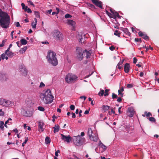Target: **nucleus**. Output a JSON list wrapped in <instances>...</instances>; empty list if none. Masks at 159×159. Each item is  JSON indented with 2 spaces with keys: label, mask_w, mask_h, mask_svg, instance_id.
I'll return each mask as SVG.
<instances>
[{
  "label": "nucleus",
  "mask_w": 159,
  "mask_h": 159,
  "mask_svg": "<svg viewBox=\"0 0 159 159\" xmlns=\"http://www.w3.org/2000/svg\"><path fill=\"white\" fill-rule=\"evenodd\" d=\"M4 123L3 121H0V128L2 130H4Z\"/></svg>",
  "instance_id": "nucleus-30"
},
{
  "label": "nucleus",
  "mask_w": 159,
  "mask_h": 159,
  "mask_svg": "<svg viewBox=\"0 0 159 159\" xmlns=\"http://www.w3.org/2000/svg\"><path fill=\"white\" fill-rule=\"evenodd\" d=\"M6 54L5 53H3L2 54L1 56V58H2V59L3 60L4 59H5V55H6Z\"/></svg>",
  "instance_id": "nucleus-49"
},
{
  "label": "nucleus",
  "mask_w": 159,
  "mask_h": 159,
  "mask_svg": "<svg viewBox=\"0 0 159 159\" xmlns=\"http://www.w3.org/2000/svg\"><path fill=\"white\" fill-rule=\"evenodd\" d=\"M121 30L125 33L128 36H130L131 33L129 31L128 29L127 28H122Z\"/></svg>",
  "instance_id": "nucleus-19"
},
{
  "label": "nucleus",
  "mask_w": 159,
  "mask_h": 159,
  "mask_svg": "<svg viewBox=\"0 0 159 159\" xmlns=\"http://www.w3.org/2000/svg\"><path fill=\"white\" fill-rule=\"evenodd\" d=\"M145 114H146V116L147 117L152 116V114L149 112L148 113H147V112L145 111Z\"/></svg>",
  "instance_id": "nucleus-47"
},
{
  "label": "nucleus",
  "mask_w": 159,
  "mask_h": 159,
  "mask_svg": "<svg viewBox=\"0 0 159 159\" xmlns=\"http://www.w3.org/2000/svg\"><path fill=\"white\" fill-rule=\"evenodd\" d=\"M61 139L63 140L66 141L67 143H69L71 141V137L70 135L66 136L61 134Z\"/></svg>",
  "instance_id": "nucleus-14"
},
{
  "label": "nucleus",
  "mask_w": 159,
  "mask_h": 159,
  "mask_svg": "<svg viewBox=\"0 0 159 159\" xmlns=\"http://www.w3.org/2000/svg\"><path fill=\"white\" fill-rule=\"evenodd\" d=\"M72 117L73 118H74L76 116L75 113L72 112Z\"/></svg>",
  "instance_id": "nucleus-59"
},
{
  "label": "nucleus",
  "mask_w": 159,
  "mask_h": 159,
  "mask_svg": "<svg viewBox=\"0 0 159 159\" xmlns=\"http://www.w3.org/2000/svg\"><path fill=\"white\" fill-rule=\"evenodd\" d=\"M52 101L53 100H50L49 101H48V100H42L41 103L45 104H48L51 103Z\"/></svg>",
  "instance_id": "nucleus-22"
},
{
  "label": "nucleus",
  "mask_w": 159,
  "mask_h": 159,
  "mask_svg": "<svg viewBox=\"0 0 159 159\" xmlns=\"http://www.w3.org/2000/svg\"><path fill=\"white\" fill-rule=\"evenodd\" d=\"M149 120L150 121L152 122H155L156 121V120L153 117H149Z\"/></svg>",
  "instance_id": "nucleus-37"
},
{
  "label": "nucleus",
  "mask_w": 159,
  "mask_h": 159,
  "mask_svg": "<svg viewBox=\"0 0 159 159\" xmlns=\"http://www.w3.org/2000/svg\"><path fill=\"white\" fill-rule=\"evenodd\" d=\"M10 23V16L0 8V26L3 28L7 29L9 27Z\"/></svg>",
  "instance_id": "nucleus-1"
},
{
  "label": "nucleus",
  "mask_w": 159,
  "mask_h": 159,
  "mask_svg": "<svg viewBox=\"0 0 159 159\" xmlns=\"http://www.w3.org/2000/svg\"><path fill=\"white\" fill-rule=\"evenodd\" d=\"M92 2L96 6L99 7L100 8H102V2L98 0H91Z\"/></svg>",
  "instance_id": "nucleus-13"
},
{
  "label": "nucleus",
  "mask_w": 159,
  "mask_h": 159,
  "mask_svg": "<svg viewBox=\"0 0 159 159\" xmlns=\"http://www.w3.org/2000/svg\"><path fill=\"white\" fill-rule=\"evenodd\" d=\"M72 17V16L68 14H66L65 16V17L66 18H68Z\"/></svg>",
  "instance_id": "nucleus-41"
},
{
  "label": "nucleus",
  "mask_w": 159,
  "mask_h": 159,
  "mask_svg": "<svg viewBox=\"0 0 159 159\" xmlns=\"http://www.w3.org/2000/svg\"><path fill=\"white\" fill-rule=\"evenodd\" d=\"M34 109L30 108V111H26L25 109L23 108L21 111V114L26 117H30L33 115Z\"/></svg>",
  "instance_id": "nucleus-7"
},
{
  "label": "nucleus",
  "mask_w": 159,
  "mask_h": 159,
  "mask_svg": "<svg viewBox=\"0 0 159 159\" xmlns=\"http://www.w3.org/2000/svg\"><path fill=\"white\" fill-rule=\"evenodd\" d=\"M118 95L120 96H121V97H122L123 96V94L122 93V92H121L120 90H118Z\"/></svg>",
  "instance_id": "nucleus-45"
},
{
  "label": "nucleus",
  "mask_w": 159,
  "mask_h": 159,
  "mask_svg": "<svg viewBox=\"0 0 159 159\" xmlns=\"http://www.w3.org/2000/svg\"><path fill=\"white\" fill-rule=\"evenodd\" d=\"M109 90V89H106L104 91L103 89L101 90L99 92L98 94L100 96H102L103 95L105 96H107L109 95L108 92Z\"/></svg>",
  "instance_id": "nucleus-11"
},
{
  "label": "nucleus",
  "mask_w": 159,
  "mask_h": 159,
  "mask_svg": "<svg viewBox=\"0 0 159 159\" xmlns=\"http://www.w3.org/2000/svg\"><path fill=\"white\" fill-rule=\"evenodd\" d=\"M130 67L129 64L128 63H126L124 66V70L126 73H128L129 71V68Z\"/></svg>",
  "instance_id": "nucleus-16"
},
{
  "label": "nucleus",
  "mask_w": 159,
  "mask_h": 159,
  "mask_svg": "<svg viewBox=\"0 0 159 159\" xmlns=\"http://www.w3.org/2000/svg\"><path fill=\"white\" fill-rule=\"evenodd\" d=\"M34 22H32L31 25L32 28H36V25L37 23V20L36 18L34 19Z\"/></svg>",
  "instance_id": "nucleus-23"
},
{
  "label": "nucleus",
  "mask_w": 159,
  "mask_h": 159,
  "mask_svg": "<svg viewBox=\"0 0 159 159\" xmlns=\"http://www.w3.org/2000/svg\"><path fill=\"white\" fill-rule=\"evenodd\" d=\"M4 112L2 111V109H0V116H3L4 115Z\"/></svg>",
  "instance_id": "nucleus-43"
},
{
  "label": "nucleus",
  "mask_w": 159,
  "mask_h": 159,
  "mask_svg": "<svg viewBox=\"0 0 159 159\" xmlns=\"http://www.w3.org/2000/svg\"><path fill=\"white\" fill-rule=\"evenodd\" d=\"M113 14L115 16H116V17H119L120 16L119 14L117 12H115L114 13H113Z\"/></svg>",
  "instance_id": "nucleus-50"
},
{
  "label": "nucleus",
  "mask_w": 159,
  "mask_h": 159,
  "mask_svg": "<svg viewBox=\"0 0 159 159\" xmlns=\"http://www.w3.org/2000/svg\"><path fill=\"white\" fill-rule=\"evenodd\" d=\"M116 68H117L118 69H120L121 68H122V62H119L118 63Z\"/></svg>",
  "instance_id": "nucleus-29"
},
{
  "label": "nucleus",
  "mask_w": 159,
  "mask_h": 159,
  "mask_svg": "<svg viewBox=\"0 0 159 159\" xmlns=\"http://www.w3.org/2000/svg\"><path fill=\"white\" fill-rule=\"evenodd\" d=\"M106 12L107 13V14L110 17H112V14H111V13H110V12H109L108 11H107V10H106Z\"/></svg>",
  "instance_id": "nucleus-46"
},
{
  "label": "nucleus",
  "mask_w": 159,
  "mask_h": 159,
  "mask_svg": "<svg viewBox=\"0 0 159 159\" xmlns=\"http://www.w3.org/2000/svg\"><path fill=\"white\" fill-rule=\"evenodd\" d=\"M25 105L27 107H32L33 106L34 103L33 102L32 100H26L25 101Z\"/></svg>",
  "instance_id": "nucleus-15"
},
{
  "label": "nucleus",
  "mask_w": 159,
  "mask_h": 159,
  "mask_svg": "<svg viewBox=\"0 0 159 159\" xmlns=\"http://www.w3.org/2000/svg\"><path fill=\"white\" fill-rule=\"evenodd\" d=\"M27 12L29 13H32V11L30 8H28L27 11Z\"/></svg>",
  "instance_id": "nucleus-56"
},
{
  "label": "nucleus",
  "mask_w": 159,
  "mask_h": 159,
  "mask_svg": "<svg viewBox=\"0 0 159 159\" xmlns=\"http://www.w3.org/2000/svg\"><path fill=\"white\" fill-rule=\"evenodd\" d=\"M76 57L79 61H81L85 55V57L87 59L89 58L91 55L90 52L89 51H87L85 49L83 51L82 48L79 47H77L76 49Z\"/></svg>",
  "instance_id": "nucleus-2"
},
{
  "label": "nucleus",
  "mask_w": 159,
  "mask_h": 159,
  "mask_svg": "<svg viewBox=\"0 0 159 159\" xmlns=\"http://www.w3.org/2000/svg\"><path fill=\"white\" fill-rule=\"evenodd\" d=\"M138 34L140 36L142 37V36L144 35V34L143 32L140 31L138 33Z\"/></svg>",
  "instance_id": "nucleus-42"
},
{
  "label": "nucleus",
  "mask_w": 159,
  "mask_h": 159,
  "mask_svg": "<svg viewBox=\"0 0 159 159\" xmlns=\"http://www.w3.org/2000/svg\"><path fill=\"white\" fill-rule=\"evenodd\" d=\"M56 53L52 51H48L47 58L49 62L53 66H56L58 64V61L56 57Z\"/></svg>",
  "instance_id": "nucleus-3"
},
{
  "label": "nucleus",
  "mask_w": 159,
  "mask_h": 159,
  "mask_svg": "<svg viewBox=\"0 0 159 159\" xmlns=\"http://www.w3.org/2000/svg\"><path fill=\"white\" fill-rule=\"evenodd\" d=\"M54 38L57 40L61 41L63 39L62 34L58 30H56L53 34Z\"/></svg>",
  "instance_id": "nucleus-6"
},
{
  "label": "nucleus",
  "mask_w": 159,
  "mask_h": 159,
  "mask_svg": "<svg viewBox=\"0 0 159 159\" xmlns=\"http://www.w3.org/2000/svg\"><path fill=\"white\" fill-rule=\"evenodd\" d=\"M67 24L68 25L71 26L72 27H74L75 26V21L71 20H67Z\"/></svg>",
  "instance_id": "nucleus-17"
},
{
  "label": "nucleus",
  "mask_w": 159,
  "mask_h": 159,
  "mask_svg": "<svg viewBox=\"0 0 159 159\" xmlns=\"http://www.w3.org/2000/svg\"><path fill=\"white\" fill-rule=\"evenodd\" d=\"M20 42L21 43L20 45H25L27 43V41L26 39H23L20 40Z\"/></svg>",
  "instance_id": "nucleus-24"
},
{
  "label": "nucleus",
  "mask_w": 159,
  "mask_h": 159,
  "mask_svg": "<svg viewBox=\"0 0 159 159\" xmlns=\"http://www.w3.org/2000/svg\"><path fill=\"white\" fill-rule=\"evenodd\" d=\"M19 70L23 75L25 76L27 75V71L23 65L21 64L20 66Z\"/></svg>",
  "instance_id": "nucleus-10"
},
{
  "label": "nucleus",
  "mask_w": 159,
  "mask_h": 159,
  "mask_svg": "<svg viewBox=\"0 0 159 159\" xmlns=\"http://www.w3.org/2000/svg\"><path fill=\"white\" fill-rule=\"evenodd\" d=\"M78 77L75 75L72 74L71 73H69L66 76L65 78V80L68 83H72L74 82L77 80Z\"/></svg>",
  "instance_id": "nucleus-5"
},
{
  "label": "nucleus",
  "mask_w": 159,
  "mask_h": 159,
  "mask_svg": "<svg viewBox=\"0 0 159 159\" xmlns=\"http://www.w3.org/2000/svg\"><path fill=\"white\" fill-rule=\"evenodd\" d=\"M126 87L127 88H131L133 87V84H128L126 85Z\"/></svg>",
  "instance_id": "nucleus-40"
},
{
  "label": "nucleus",
  "mask_w": 159,
  "mask_h": 159,
  "mask_svg": "<svg viewBox=\"0 0 159 159\" xmlns=\"http://www.w3.org/2000/svg\"><path fill=\"white\" fill-rule=\"evenodd\" d=\"M27 48V47L26 46H25L24 48H22L20 51H22V52H24L26 50Z\"/></svg>",
  "instance_id": "nucleus-44"
},
{
  "label": "nucleus",
  "mask_w": 159,
  "mask_h": 159,
  "mask_svg": "<svg viewBox=\"0 0 159 159\" xmlns=\"http://www.w3.org/2000/svg\"><path fill=\"white\" fill-rule=\"evenodd\" d=\"M4 100H0V105L4 106Z\"/></svg>",
  "instance_id": "nucleus-54"
},
{
  "label": "nucleus",
  "mask_w": 159,
  "mask_h": 159,
  "mask_svg": "<svg viewBox=\"0 0 159 159\" xmlns=\"http://www.w3.org/2000/svg\"><path fill=\"white\" fill-rule=\"evenodd\" d=\"M21 5L22 7V9H24L26 6L25 4L23 3L21 4Z\"/></svg>",
  "instance_id": "nucleus-60"
},
{
  "label": "nucleus",
  "mask_w": 159,
  "mask_h": 159,
  "mask_svg": "<svg viewBox=\"0 0 159 159\" xmlns=\"http://www.w3.org/2000/svg\"><path fill=\"white\" fill-rule=\"evenodd\" d=\"M70 108L71 110H74L75 108V106L73 105H71L70 106Z\"/></svg>",
  "instance_id": "nucleus-51"
},
{
  "label": "nucleus",
  "mask_w": 159,
  "mask_h": 159,
  "mask_svg": "<svg viewBox=\"0 0 159 159\" xmlns=\"http://www.w3.org/2000/svg\"><path fill=\"white\" fill-rule=\"evenodd\" d=\"M93 131L91 128H89L88 131V134L89 137L90 139L94 141L97 142L98 140V137L97 136L95 135L94 136L92 134L93 133Z\"/></svg>",
  "instance_id": "nucleus-8"
},
{
  "label": "nucleus",
  "mask_w": 159,
  "mask_h": 159,
  "mask_svg": "<svg viewBox=\"0 0 159 159\" xmlns=\"http://www.w3.org/2000/svg\"><path fill=\"white\" fill-rule=\"evenodd\" d=\"M45 86L44 84L42 82H41L39 86V87H42Z\"/></svg>",
  "instance_id": "nucleus-58"
},
{
  "label": "nucleus",
  "mask_w": 159,
  "mask_h": 159,
  "mask_svg": "<svg viewBox=\"0 0 159 159\" xmlns=\"http://www.w3.org/2000/svg\"><path fill=\"white\" fill-rule=\"evenodd\" d=\"M14 32V31H13L11 32V38L12 39L13 38V33Z\"/></svg>",
  "instance_id": "nucleus-61"
},
{
  "label": "nucleus",
  "mask_w": 159,
  "mask_h": 159,
  "mask_svg": "<svg viewBox=\"0 0 159 159\" xmlns=\"http://www.w3.org/2000/svg\"><path fill=\"white\" fill-rule=\"evenodd\" d=\"M80 37L81 38H80V37H79V42H80L82 43L84 42V39L82 38V36H80Z\"/></svg>",
  "instance_id": "nucleus-39"
},
{
  "label": "nucleus",
  "mask_w": 159,
  "mask_h": 159,
  "mask_svg": "<svg viewBox=\"0 0 159 159\" xmlns=\"http://www.w3.org/2000/svg\"><path fill=\"white\" fill-rule=\"evenodd\" d=\"M110 49L111 51H113L115 49V47L113 46H112L109 48Z\"/></svg>",
  "instance_id": "nucleus-55"
},
{
  "label": "nucleus",
  "mask_w": 159,
  "mask_h": 159,
  "mask_svg": "<svg viewBox=\"0 0 159 159\" xmlns=\"http://www.w3.org/2000/svg\"><path fill=\"white\" fill-rule=\"evenodd\" d=\"M89 110H86L85 111L84 114H88L89 113Z\"/></svg>",
  "instance_id": "nucleus-64"
},
{
  "label": "nucleus",
  "mask_w": 159,
  "mask_h": 159,
  "mask_svg": "<svg viewBox=\"0 0 159 159\" xmlns=\"http://www.w3.org/2000/svg\"><path fill=\"white\" fill-rule=\"evenodd\" d=\"M99 146L100 147L103 148V151H105L107 149V147L103 144L101 141L100 142Z\"/></svg>",
  "instance_id": "nucleus-21"
},
{
  "label": "nucleus",
  "mask_w": 159,
  "mask_h": 159,
  "mask_svg": "<svg viewBox=\"0 0 159 159\" xmlns=\"http://www.w3.org/2000/svg\"><path fill=\"white\" fill-rule=\"evenodd\" d=\"M110 107L107 105H103L102 107V109L106 111L107 110H108L110 108Z\"/></svg>",
  "instance_id": "nucleus-25"
},
{
  "label": "nucleus",
  "mask_w": 159,
  "mask_h": 159,
  "mask_svg": "<svg viewBox=\"0 0 159 159\" xmlns=\"http://www.w3.org/2000/svg\"><path fill=\"white\" fill-rule=\"evenodd\" d=\"M142 38L145 40L148 39H149V37L146 34H144V35L142 36Z\"/></svg>",
  "instance_id": "nucleus-34"
},
{
  "label": "nucleus",
  "mask_w": 159,
  "mask_h": 159,
  "mask_svg": "<svg viewBox=\"0 0 159 159\" xmlns=\"http://www.w3.org/2000/svg\"><path fill=\"white\" fill-rule=\"evenodd\" d=\"M11 102L10 100H4V106H8L11 104Z\"/></svg>",
  "instance_id": "nucleus-26"
},
{
  "label": "nucleus",
  "mask_w": 159,
  "mask_h": 159,
  "mask_svg": "<svg viewBox=\"0 0 159 159\" xmlns=\"http://www.w3.org/2000/svg\"><path fill=\"white\" fill-rule=\"evenodd\" d=\"M114 35H117L119 37L120 36V33L118 31L116 30L115 31V32H114Z\"/></svg>",
  "instance_id": "nucleus-36"
},
{
  "label": "nucleus",
  "mask_w": 159,
  "mask_h": 159,
  "mask_svg": "<svg viewBox=\"0 0 159 159\" xmlns=\"http://www.w3.org/2000/svg\"><path fill=\"white\" fill-rule=\"evenodd\" d=\"M1 75H2V79L3 80H6V79L5 78H6V77L5 75H4V74L2 75V74H0V77L1 76Z\"/></svg>",
  "instance_id": "nucleus-52"
},
{
  "label": "nucleus",
  "mask_w": 159,
  "mask_h": 159,
  "mask_svg": "<svg viewBox=\"0 0 159 159\" xmlns=\"http://www.w3.org/2000/svg\"><path fill=\"white\" fill-rule=\"evenodd\" d=\"M51 142V140L50 139V137H46L45 139V143L46 144H49Z\"/></svg>",
  "instance_id": "nucleus-27"
},
{
  "label": "nucleus",
  "mask_w": 159,
  "mask_h": 159,
  "mask_svg": "<svg viewBox=\"0 0 159 159\" xmlns=\"http://www.w3.org/2000/svg\"><path fill=\"white\" fill-rule=\"evenodd\" d=\"M38 109L41 111H44V108L42 107H38Z\"/></svg>",
  "instance_id": "nucleus-38"
},
{
  "label": "nucleus",
  "mask_w": 159,
  "mask_h": 159,
  "mask_svg": "<svg viewBox=\"0 0 159 159\" xmlns=\"http://www.w3.org/2000/svg\"><path fill=\"white\" fill-rule=\"evenodd\" d=\"M5 53L7 55L10 57H12L13 56V53L9 51L8 52Z\"/></svg>",
  "instance_id": "nucleus-28"
},
{
  "label": "nucleus",
  "mask_w": 159,
  "mask_h": 159,
  "mask_svg": "<svg viewBox=\"0 0 159 159\" xmlns=\"http://www.w3.org/2000/svg\"><path fill=\"white\" fill-rule=\"evenodd\" d=\"M88 6L90 7L91 8L93 9H95V6L93 5L92 4H91L90 3H87Z\"/></svg>",
  "instance_id": "nucleus-32"
},
{
  "label": "nucleus",
  "mask_w": 159,
  "mask_h": 159,
  "mask_svg": "<svg viewBox=\"0 0 159 159\" xmlns=\"http://www.w3.org/2000/svg\"><path fill=\"white\" fill-rule=\"evenodd\" d=\"M73 141L74 144L76 146H80L84 143V139L80 135L74 136L73 138Z\"/></svg>",
  "instance_id": "nucleus-4"
},
{
  "label": "nucleus",
  "mask_w": 159,
  "mask_h": 159,
  "mask_svg": "<svg viewBox=\"0 0 159 159\" xmlns=\"http://www.w3.org/2000/svg\"><path fill=\"white\" fill-rule=\"evenodd\" d=\"M28 138H26V139H25V141L24 142V143H22V146H24L25 144V143H26L28 141Z\"/></svg>",
  "instance_id": "nucleus-48"
},
{
  "label": "nucleus",
  "mask_w": 159,
  "mask_h": 159,
  "mask_svg": "<svg viewBox=\"0 0 159 159\" xmlns=\"http://www.w3.org/2000/svg\"><path fill=\"white\" fill-rule=\"evenodd\" d=\"M34 14L36 17L37 18H40V16L39 12L38 11H34Z\"/></svg>",
  "instance_id": "nucleus-31"
},
{
  "label": "nucleus",
  "mask_w": 159,
  "mask_h": 159,
  "mask_svg": "<svg viewBox=\"0 0 159 159\" xmlns=\"http://www.w3.org/2000/svg\"><path fill=\"white\" fill-rule=\"evenodd\" d=\"M80 98L81 99H86L87 98V97L85 96H80Z\"/></svg>",
  "instance_id": "nucleus-57"
},
{
  "label": "nucleus",
  "mask_w": 159,
  "mask_h": 159,
  "mask_svg": "<svg viewBox=\"0 0 159 159\" xmlns=\"http://www.w3.org/2000/svg\"><path fill=\"white\" fill-rule=\"evenodd\" d=\"M137 60V59L135 57H134L133 58V63L134 64L136 63Z\"/></svg>",
  "instance_id": "nucleus-53"
},
{
  "label": "nucleus",
  "mask_w": 159,
  "mask_h": 159,
  "mask_svg": "<svg viewBox=\"0 0 159 159\" xmlns=\"http://www.w3.org/2000/svg\"><path fill=\"white\" fill-rule=\"evenodd\" d=\"M112 98L113 99L116 98H117V95L115 93H113L112 94Z\"/></svg>",
  "instance_id": "nucleus-35"
},
{
  "label": "nucleus",
  "mask_w": 159,
  "mask_h": 159,
  "mask_svg": "<svg viewBox=\"0 0 159 159\" xmlns=\"http://www.w3.org/2000/svg\"><path fill=\"white\" fill-rule=\"evenodd\" d=\"M134 112L135 111L133 107H129L127 111V115L129 116L132 117L134 115Z\"/></svg>",
  "instance_id": "nucleus-12"
},
{
  "label": "nucleus",
  "mask_w": 159,
  "mask_h": 159,
  "mask_svg": "<svg viewBox=\"0 0 159 159\" xmlns=\"http://www.w3.org/2000/svg\"><path fill=\"white\" fill-rule=\"evenodd\" d=\"M16 27H19V26H20V23H19V22H16Z\"/></svg>",
  "instance_id": "nucleus-62"
},
{
  "label": "nucleus",
  "mask_w": 159,
  "mask_h": 159,
  "mask_svg": "<svg viewBox=\"0 0 159 159\" xmlns=\"http://www.w3.org/2000/svg\"><path fill=\"white\" fill-rule=\"evenodd\" d=\"M119 90H120L121 92H122L123 91H124V87L123 86L122 87H121L120 89H119Z\"/></svg>",
  "instance_id": "nucleus-63"
},
{
  "label": "nucleus",
  "mask_w": 159,
  "mask_h": 159,
  "mask_svg": "<svg viewBox=\"0 0 159 159\" xmlns=\"http://www.w3.org/2000/svg\"><path fill=\"white\" fill-rule=\"evenodd\" d=\"M44 93L45 99H53L54 97L50 89H48Z\"/></svg>",
  "instance_id": "nucleus-9"
},
{
  "label": "nucleus",
  "mask_w": 159,
  "mask_h": 159,
  "mask_svg": "<svg viewBox=\"0 0 159 159\" xmlns=\"http://www.w3.org/2000/svg\"><path fill=\"white\" fill-rule=\"evenodd\" d=\"M39 129L38 130L39 132H41L43 131L44 130L43 129V123L39 121Z\"/></svg>",
  "instance_id": "nucleus-18"
},
{
  "label": "nucleus",
  "mask_w": 159,
  "mask_h": 159,
  "mask_svg": "<svg viewBox=\"0 0 159 159\" xmlns=\"http://www.w3.org/2000/svg\"><path fill=\"white\" fill-rule=\"evenodd\" d=\"M40 97L41 99H45V93H41L40 94Z\"/></svg>",
  "instance_id": "nucleus-33"
},
{
  "label": "nucleus",
  "mask_w": 159,
  "mask_h": 159,
  "mask_svg": "<svg viewBox=\"0 0 159 159\" xmlns=\"http://www.w3.org/2000/svg\"><path fill=\"white\" fill-rule=\"evenodd\" d=\"M53 128L54 129V133H55L59 131L60 129V126L58 124L56 125H55L54 126Z\"/></svg>",
  "instance_id": "nucleus-20"
}]
</instances>
